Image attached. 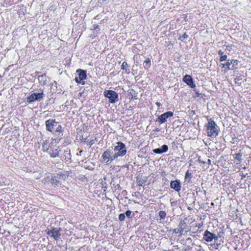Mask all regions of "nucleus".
<instances>
[{"label": "nucleus", "instance_id": "nucleus-1", "mask_svg": "<svg viewBox=\"0 0 251 251\" xmlns=\"http://www.w3.org/2000/svg\"><path fill=\"white\" fill-rule=\"evenodd\" d=\"M205 126H206V131L208 136L215 138L218 135V127L216 123L212 119L208 120V123Z\"/></svg>", "mask_w": 251, "mask_h": 251}, {"label": "nucleus", "instance_id": "nucleus-2", "mask_svg": "<svg viewBox=\"0 0 251 251\" xmlns=\"http://www.w3.org/2000/svg\"><path fill=\"white\" fill-rule=\"evenodd\" d=\"M117 145L115 146L114 149V154L116 157L117 158L118 157H122L124 156L126 153V150L125 145L119 142L117 143Z\"/></svg>", "mask_w": 251, "mask_h": 251}, {"label": "nucleus", "instance_id": "nucleus-3", "mask_svg": "<svg viewBox=\"0 0 251 251\" xmlns=\"http://www.w3.org/2000/svg\"><path fill=\"white\" fill-rule=\"evenodd\" d=\"M103 162L106 165L110 164L114 160L116 159L114 152L109 149H107L102 154Z\"/></svg>", "mask_w": 251, "mask_h": 251}, {"label": "nucleus", "instance_id": "nucleus-4", "mask_svg": "<svg viewBox=\"0 0 251 251\" xmlns=\"http://www.w3.org/2000/svg\"><path fill=\"white\" fill-rule=\"evenodd\" d=\"M103 95L109 99V102L110 103H114L118 100V95L114 91L105 90L103 92Z\"/></svg>", "mask_w": 251, "mask_h": 251}, {"label": "nucleus", "instance_id": "nucleus-5", "mask_svg": "<svg viewBox=\"0 0 251 251\" xmlns=\"http://www.w3.org/2000/svg\"><path fill=\"white\" fill-rule=\"evenodd\" d=\"M44 97L43 90H41L40 93H34L27 98L28 102H32L35 100L40 101Z\"/></svg>", "mask_w": 251, "mask_h": 251}, {"label": "nucleus", "instance_id": "nucleus-6", "mask_svg": "<svg viewBox=\"0 0 251 251\" xmlns=\"http://www.w3.org/2000/svg\"><path fill=\"white\" fill-rule=\"evenodd\" d=\"M60 231L61 229L57 228H52V229L46 230L47 234L49 236L53 238L56 241L58 240L60 238Z\"/></svg>", "mask_w": 251, "mask_h": 251}, {"label": "nucleus", "instance_id": "nucleus-7", "mask_svg": "<svg viewBox=\"0 0 251 251\" xmlns=\"http://www.w3.org/2000/svg\"><path fill=\"white\" fill-rule=\"evenodd\" d=\"M174 113L171 111H168L160 115L156 120V122L159 124H162L166 122L167 119L173 116Z\"/></svg>", "mask_w": 251, "mask_h": 251}, {"label": "nucleus", "instance_id": "nucleus-8", "mask_svg": "<svg viewBox=\"0 0 251 251\" xmlns=\"http://www.w3.org/2000/svg\"><path fill=\"white\" fill-rule=\"evenodd\" d=\"M219 236L215 234L212 233L208 230H206L204 231L203 234V239L206 242H211L213 239L215 241H218Z\"/></svg>", "mask_w": 251, "mask_h": 251}, {"label": "nucleus", "instance_id": "nucleus-9", "mask_svg": "<svg viewBox=\"0 0 251 251\" xmlns=\"http://www.w3.org/2000/svg\"><path fill=\"white\" fill-rule=\"evenodd\" d=\"M76 72L78 73V76L75 78V81L77 83L84 84V82L83 81L87 76L86 71L81 69H78L77 70Z\"/></svg>", "mask_w": 251, "mask_h": 251}, {"label": "nucleus", "instance_id": "nucleus-10", "mask_svg": "<svg viewBox=\"0 0 251 251\" xmlns=\"http://www.w3.org/2000/svg\"><path fill=\"white\" fill-rule=\"evenodd\" d=\"M67 176L65 175L57 174L56 176L52 177L51 179V183L54 186L61 185L60 179H65Z\"/></svg>", "mask_w": 251, "mask_h": 251}, {"label": "nucleus", "instance_id": "nucleus-11", "mask_svg": "<svg viewBox=\"0 0 251 251\" xmlns=\"http://www.w3.org/2000/svg\"><path fill=\"white\" fill-rule=\"evenodd\" d=\"M57 122L55 120L50 119L46 122V129L50 131H52L54 127L56 126Z\"/></svg>", "mask_w": 251, "mask_h": 251}, {"label": "nucleus", "instance_id": "nucleus-12", "mask_svg": "<svg viewBox=\"0 0 251 251\" xmlns=\"http://www.w3.org/2000/svg\"><path fill=\"white\" fill-rule=\"evenodd\" d=\"M170 187L176 191L179 192L181 189V183L180 180H176L171 181L170 183Z\"/></svg>", "mask_w": 251, "mask_h": 251}, {"label": "nucleus", "instance_id": "nucleus-13", "mask_svg": "<svg viewBox=\"0 0 251 251\" xmlns=\"http://www.w3.org/2000/svg\"><path fill=\"white\" fill-rule=\"evenodd\" d=\"M183 81L191 88H194L196 85L191 76L189 75H186L183 78Z\"/></svg>", "mask_w": 251, "mask_h": 251}, {"label": "nucleus", "instance_id": "nucleus-14", "mask_svg": "<svg viewBox=\"0 0 251 251\" xmlns=\"http://www.w3.org/2000/svg\"><path fill=\"white\" fill-rule=\"evenodd\" d=\"M186 224L183 222H181L179 224L178 227L173 230L174 233L180 234L181 235L183 234L184 229L185 228Z\"/></svg>", "mask_w": 251, "mask_h": 251}, {"label": "nucleus", "instance_id": "nucleus-15", "mask_svg": "<svg viewBox=\"0 0 251 251\" xmlns=\"http://www.w3.org/2000/svg\"><path fill=\"white\" fill-rule=\"evenodd\" d=\"M63 131L62 126L61 125H58L55 130V134L58 137L61 139L63 136Z\"/></svg>", "mask_w": 251, "mask_h": 251}, {"label": "nucleus", "instance_id": "nucleus-16", "mask_svg": "<svg viewBox=\"0 0 251 251\" xmlns=\"http://www.w3.org/2000/svg\"><path fill=\"white\" fill-rule=\"evenodd\" d=\"M147 181L146 177H137L136 182L138 186H142Z\"/></svg>", "mask_w": 251, "mask_h": 251}, {"label": "nucleus", "instance_id": "nucleus-17", "mask_svg": "<svg viewBox=\"0 0 251 251\" xmlns=\"http://www.w3.org/2000/svg\"><path fill=\"white\" fill-rule=\"evenodd\" d=\"M50 154L52 157H56L59 155V151L58 149H56L52 151L51 152H50Z\"/></svg>", "mask_w": 251, "mask_h": 251}, {"label": "nucleus", "instance_id": "nucleus-18", "mask_svg": "<svg viewBox=\"0 0 251 251\" xmlns=\"http://www.w3.org/2000/svg\"><path fill=\"white\" fill-rule=\"evenodd\" d=\"M238 62H238V61L237 60L232 59V60L230 61V63L231 64V65L232 66L233 69L234 68H236L237 67V66L238 65Z\"/></svg>", "mask_w": 251, "mask_h": 251}, {"label": "nucleus", "instance_id": "nucleus-19", "mask_svg": "<svg viewBox=\"0 0 251 251\" xmlns=\"http://www.w3.org/2000/svg\"><path fill=\"white\" fill-rule=\"evenodd\" d=\"M144 67L149 68L150 67L151 63V60L150 58H148L146 59V60L144 62Z\"/></svg>", "mask_w": 251, "mask_h": 251}, {"label": "nucleus", "instance_id": "nucleus-20", "mask_svg": "<svg viewBox=\"0 0 251 251\" xmlns=\"http://www.w3.org/2000/svg\"><path fill=\"white\" fill-rule=\"evenodd\" d=\"M166 216V213L164 211H160L159 212V216L160 220H164Z\"/></svg>", "mask_w": 251, "mask_h": 251}, {"label": "nucleus", "instance_id": "nucleus-21", "mask_svg": "<svg viewBox=\"0 0 251 251\" xmlns=\"http://www.w3.org/2000/svg\"><path fill=\"white\" fill-rule=\"evenodd\" d=\"M235 159H236L239 161H241L242 160V154L241 153H236L235 154Z\"/></svg>", "mask_w": 251, "mask_h": 251}, {"label": "nucleus", "instance_id": "nucleus-22", "mask_svg": "<svg viewBox=\"0 0 251 251\" xmlns=\"http://www.w3.org/2000/svg\"><path fill=\"white\" fill-rule=\"evenodd\" d=\"M230 65H231V64L230 63L229 60H228V61L226 63L223 64V67H226L228 69V70H230V69L232 70L233 68H230Z\"/></svg>", "mask_w": 251, "mask_h": 251}, {"label": "nucleus", "instance_id": "nucleus-23", "mask_svg": "<svg viewBox=\"0 0 251 251\" xmlns=\"http://www.w3.org/2000/svg\"><path fill=\"white\" fill-rule=\"evenodd\" d=\"M192 174L189 173L188 171H187L185 173V179L186 180L187 178H189L188 181H189L190 179L191 178Z\"/></svg>", "mask_w": 251, "mask_h": 251}, {"label": "nucleus", "instance_id": "nucleus-24", "mask_svg": "<svg viewBox=\"0 0 251 251\" xmlns=\"http://www.w3.org/2000/svg\"><path fill=\"white\" fill-rule=\"evenodd\" d=\"M152 151L154 153H157V154H161V153H163V152L161 150V149H159V148L155 149L153 150Z\"/></svg>", "mask_w": 251, "mask_h": 251}, {"label": "nucleus", "instance_id": "nucleus-25", "mask_svg": "<svg viewBox=\"0 0 251 251\" xmlns=\"http://www.w3.org/2000/svg\"><path fill=\"white\" fill-rule=\"evenodd\" d=\"M168 150V147L167 145H164L161 147V150L163 152H166Z\"/></svg>", "mask_w": 251, "mask_h": 251}, {"label": "nucleus", "instance_id": "nucleus-26", "mask_svg": "<svg viewBox=\"0 0 251 251\" xmlns=\"http://www.w3.org/2000/svg\"><path fill=\"white\" fill-rule=\"evenodd\" d=\"M127 67H128L127 63L125 61H124L123 63V64L121 66L122 69L125 70H126V68Z\"/></svg>", "mask_w": 251, "mask_h": 251}, {"label": "nucleus", "instance_id": "nucleus-27", "mask_svg": "<svg viewBox=\"0 0 251 251\" xmlns=\"http://www.w3.org/2000/svg\"><path fill=\"white\" fill-rule=\"evenodd\" d=\"M125 215L123 213H121L119 215V219L120 221H123L125 220Z\"/></svg>", "mask_w": 251, "mask_h": 251}, {"label": "nucleus", "instance_id": "nucleus-28", "mask_svg": "<svg viewBox=\"0 0 251 251\" xmlns=\"http://www.w3.org/2000/svg\"><path fill=\"white\" fill-rule=\"evenodd\" d=\"M188 37V35L185 33H184L182 36H181L179 39L182 41H183L185 39H186V38Z\"/></svg>", "mask_w": 251, "mask_h": 251}, {"label": "nucleus", "instance_id": "nucleus-29", "mask_svg": "<svg viewBox=\"0 0 251 251\" xmlns=\"http://www.w3.org/2000/svg\"><path fill=\"white\" fill-rule=\"evenodd\" d=\"M226 59H227V55H223L220 57V61L222 62V61H225Z\"/></svg>", "mask_w": 251, "mask_h": 251}, {"label": "nucleus", "instance_id": "nucleus-30", "mask_svg": "<svg viewBox=\"0 0 251 251\" xmlns=\"http://www.w3.org/2000/svg\"><path fill=\"white\" fill-rule=\"evenodd\" d=\"M131 214V211L130 210H127L126 212V215L128 218L130 217Z\"/></svg>", "mask_w": 251, "mask_h": 251}, {"label": "nucleus", "instance_id": "nucleus-31", "mask_svg": "<svg viewBox=\"0 0 251 251\" xmlns=\"http://www.w3.org/2000/svg\"><path fill=\"white\" fill-rule=\"evenodd\" d=\"M43 150L44 151L46 149V151H48L49 150V149L47 147V144H46L45 143H44L43 145Z\"/></svg>", "mask_w": 251, "mask_h": 251}, {"label": "nucleus", "instance_id": "nucleus-32", "mask_svg": "<svg viewBox=\"0 0 251 251\" xmlns=\"http://www.w3.org/2000/svg\"><path fill=\"white\" fill-rule=\"evenodd\" d=\"M223 54H224V52L222 50H219L218 54L219 55H220L221 56L222 55H223Z\"/></svg>", "mask_w": 251, "mask_h": 251}, {"label": "nucleus", "instance_id": "nucleus-33", "mask_svg": "<svg viewBox=\"0 0 251 251\" xmlns=\"http://www.w3.org/2000/svg\"><path fill=\"white\" fill-rule=\"evenodd\" d=\"M155 104L158 106L159 107L160 105H161V104L159 102H156L155 103Z\"/></svg>", "mask_w": 251, "mask_h": 251}, {"label": "nucleus", "instance_id": "nucleus-34", "mask_svg": "<svg viewBox=\"0 0 251 251\" xmlns=\"http://www.w3.org/2000/svg\"><path fill=\"white\" fill-rule=\"evenodd\" d=\"M196 95L197 97H199L200 96V93H199L198 92H196Z\"/></svg>", "mask_w": 251, "mask_h": 251}, {"label": "nucleus", "instance_id": "nucleus-35", "mask_svg": "<svg viewBox=\"0 0 251 251\" xmlns=\"http://www.w3.org/2000/svg\"><path fill=\"white\" fill-rule=\"evenodd\" d=\"M184 251H190L189 249H185Z\"/></svg>", "mask_w": 251, "mask_h": 251}, {"label": "nucleus", "instance_id": "nucleus-36", "mask_svg": "<svg viewBox=\"0 0 251 251\" xmlns=\"http://www.w3.org/2000/svg\"><path fill=\"white\" fill-rule=\"evenodd\" d=\"M94 26H94V28H97V27H98V25H95Z\"/></svg>", "mask_w": 251, "mask_h": 251}, {"label": "nucleus", "instance_id": "nucleus-37", "mask_svg": "<svg viewBox=\"0 0 251 251\" xmlns=\"http://www.w3.org/2000/svg\"><path fill=\"white\" fill-rule=\"evenodd\" d=\"M245 176H246L245 175H243L242 177H245Z\"/></svg>", "mask_w": 251, "mask_h": 251}, {"label": "nucleus", "instance_id": "nucleus-38", "mask_svg": "<svg viewBox=\"0 0 251 251\" xmlns=\"http://www.w3.org/2000/svg\"><path fill=\"white\" fill-rule=\"evenodd\" d=\"M210 160L209 159L208 160V163H210Z\"/></svg>", "mask_w": 251, "mask_h": 251}]
</instances>
